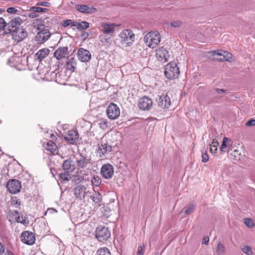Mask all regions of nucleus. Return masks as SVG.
I'll return each mask as SVG.
<instances>
[{
    "label": "nucleus",
    "mask_w": 255,
    "mask_h": 255,
    "mask_svg": "<svg viewBox=\"0 0 255 255\" xmlns=\"http://www.w3.org/2000/svg\"><path fill=\"white\" fill-rule=\"evenodd\" d=\"M135 38L134 33L129 29L123 30L119 35L120 44L123 48L131 46L134 42Z\"/></svg>",
    "instance_id": "1"
},
{
    "label": "nucleus",
    "mask_w": 255,
    "mask_h": 255,
    "mask_svg": "<svg viewBox=\"0 0 255 255\" xmlns=\"http://www.w3.org/2000/svg\"><path fill=\"white\" fill-rule=\"evenodd\" d=\"M143 39L147 46L153 49L155 48L160 42V34L157 31H151L148 32L144 36Z\"/></svg>",
    "instance_id": "2"
},
{
    "label": "nucleus",
    "mask_w": 255,
    "mask_h": 255,
    "mask_svg": "<svg viewBox=\"0 0 255 255\" xmlns=\"http://www.w3.org/2000/svg\"><path fill=\"white\" fill-rule=\"evenodd\" d=\"M179 69L175 62H170L165 67L164 74L170 80L176 79L179 75Z\"/></svg>",
    "instance_id": "3"
},
{
    "label": "nucleus",
    "mask_w": 255,
    "mask_h": 255,
    "mask_svg": "<svg viewBox=\"0 0 255 255\" xmlns=\"http://www.w3.org/2000/svg\"><path fill=\"white\" fill-rule=\"evenodd\" d=\"M111 237V232L108 227L99 226L96 230L95 237L100 242L107 240Z\"/></svg>",
    "instance_id": "4"
},
{
    "label": "nucleus",
    "mask_w": 255,
    "mask_h": 255,
    "mask_svg": "<svg viewBox=\"0 0 255 255\" xmlns=\"http://www.w3.org/2000/svg\"><path fill=\"white\" fill-rule=\"evenodd\" d=\"M22 23V19L19 17H16L6 23L4 31L6 33H10L13 30L14 31L21 27L20 25Z\"/></svg>",
    "instance_id": "5"
},
{
    "label": "nucleus",
    "mask_w": 255,
    "mask_h": 255,
    "mask_svg": "<svg viewBox=\"0 0 255 255\" xmlns=\"http://www.w3.org/2000/svg\"><path fill=\"white\" fill-rule=\"evenodd\" d=\"M11 33L12 37L14 41L19 42L23 40L27 36V33L22 26L13 30Z\"/></svg>",
    "instance_id": "6"
},
{
    "label": "nucleus",
    "mask_w": 255,
    "mask_h": 255,
    "mask_svg": "<svg viewBox=\"0 0 255 255\" xmlns=\"http://www.w3.org/2000/svg\"><path fill=\"white\" fill-rule=\"evenodd\" d=\"M106 113L108 117L111 120L117 119L120 114L119 107L114 103H111L107 108Z\"/></svg>",
    "instance_id": "7"
},
{
    "label": "nucleus",
    "mask_w": 255,
    "mask_h": 255,
    "mask_svg": "<svg viewBox=\"0 0 255 255\" xmlns=\"http://www.w3.org/2000/svg\"><path fill=\"white\" fill-rule=\"evenodd\" d=\"M6 187L10 193L15 194L20 192L21 185L18 180L11 179L8 181Z\"/></svg>",
    "instance_id": "8"
},
{
    "label": "nucleus",
    "mask_w": 255,
    "mask_h": 255,
    "mask_svg": "<svg viewBox=\"0 0 255 255\" xmlns=\"http://www.w3.org/2000/svg\"><path fill=\"white\" fill-rule=\"evenodd\" d=\"M89 193V189L84 185H78L74 189V194L75 197L81 200L84 199Z\"/></svg>",
    "instance_id": "9"
},
{
    "label": "nucleus",
    "mask_w": 255,
    "mask_h": 255,
    "mask_svg": "<svg viewBox=\"0 0 255 255\" xmlns=\"http://www.w3.org/2000/svg\"><path fill=\"white\" fill-rule=\"evenodd\" d=\"M75 166L78 169L85 168L89 164V160L81 154L76 155L75 156Z\"/></svg>",
    "instance_id": "10"
},
{
    "label": "nucleus",
    "mask_w": 255,
    "mask_h": 255,
    "mask_svg": "<svg viewBox=\"0 0 255 255\" xmlns=\"http://www.w3.org/2000/svg\"><path fill=\"white\" fill-rule=\"evenodd\" d=\"M101 31L107 35L113 36L115 31V27L117 25L115 23L102 22L100 24Z\"/></svg>",
    "instance_id": "11"
},
{
    "label": "nucleus",
    "mask_w": 255,
    "mask_h": 255,
    "mask_svg": "<svg viewBox=\"0 0 255 255\" xmlns=\"http://www.w3.org/2000/svg\"><path fill=\"white\" fill-rule=\"evenodd\" d=\"M21 241L26 245H32L35 241L34 234L29 231H24L21 235Z\"/></svg>",
    "instance_id": "12"
},
{
    "label": "nucleus",
    "mask_w": 255,
    "mask_h": 255,
    "mask_svg": "<svg viewBox=\"0 0 255 255\" xmlns=\"http://www.w3.org/2000/svg\"><path fill=\"white\" fill-rule=\"evenodd\" d=\"M51 34L47 29H44L39 31L35 37V41L38 43H43L50 37Z\"/></svg>",
    "instance_id": "13"
},
{
    "label": "nucleus",
    "mask_w": 255,
    "mask_h": 255,
    "mask_svg": "<svg viewBox=\"0 0 255 255\" xmlns=\"http://www.w3.org/2000/svg\"><path fill=\"white\" fill-rule=\"evenodd\" d=\"M156 56L158 61L166 62L169 57V52L166 48L160 47L156 50Z\"/></svg>",
    "instance_id": "14"
},
{
    "label": "nucleus",
    "mask_w": 255,
    "mask_h": 255,
    "mask_svg": "<svg viewBox=\"0 0 255 255\" xmlns=\"http://www.w3.org/2000/svg\"><path fill=\"white\" fill-rule=\"evenodd\" d=\"M114 167L109 164H105L103 165L101 169V174L105 179H110L114 174Z\"/></svg>",
    "instance_id": "15"
},
{
    "label": "nucleus",
    "mask_w": 255,
    "mask_h": 255,
    "mask_svg": "<svg viewBox=\"0 0 255 255\" xmlns=\"http://www.w3.org/2000/svg\"><path fill=\"white\" fill-rule=\"evenodd\" d=\"M77 54L78 59L82 62H88L91 59V54L89 51L83 48L78 50Z\"/></svg>",
    "instance_id": "16"
},
{
    "label": "nucleus",
    "mask_w": 255,
    "mask_h": 255,
    "mask_svg": "<svg viewBox=\"0 0 255 255\" xmlns=\"http://www.w3.org/2000/svg\"><path fill=\"white\" fill-rule=\"evenodd\" d=\"M158 106L163 109H167L171 104L170 97L165 94L158 96L157 99Z\"/></svg>",
    "instance_id": "17"
},
{
    "label": "nucleus",
    "mask_w": 255,
    "mask_h": 255,
    "mask_svg": "<svg viewBox=\"0 0 255 255\" xmlns=\"http://www.w3.org/2000/svg\"><path fill=\"white\" fill-rule=\"evenodd\" d=\"M152 106V100L147 97H143L140 98L138 103L139 109L142 110H148Z\"/></svg>",
    "instance_id": "18"
},
{
    "label": "nucleus",
    "mask_w": 255,
    "mask_h": 255,
    "mask_svg": "<svg viewBox=\"0 0 255 255\" xmlns=\"http://www.w3.org/2000/svg\"><path fill=\"white\" fill-rule=\"evenodd\" d=\"M75 8L79 12L85 14H92L97 10L95 7L90 5L76 4Z\"/></svg>",
    "instance_id": "19"
},
{
    "label": "nucleus",
    "mask_w": 255,
    "mask_h": 255,
    "mask_svg": "<svg viewBox=\"0 0 255 255\" xmlns=\"http://www.w3.org/2000/svg\"><path fill=\"white\" fill-rule=\"evenodd\" d=\"M112 150V146L109 145L107 142H102L101 144L99 145L98 152L100 157L103 158L106 154L110 153Z\"/></svg>",
    "instance_id": "20"
},
{
    "label": "nucleus",
    "mask_w": 255,
    "mask_h": 255,
    "mask_svg": "<svg viewBox=\"0 0 255 255\" xmlns=\"http://www.w3.org/2000/svg\"><path fill=\"white\" fill-rule=\"evenodd\" d=\"M65 140L70 144H75L79 139V134L78 132L74 130L69 131L67 135L64 137Z\"/></svg>",
    "instance_id": "21"
},
{
    "label": "nucleus",
    "mask_w": 255,
    "mask_h": 255,
    "mask_svg": "<svg viewBox=\"0 0 255 255\" xmlns=\"http://www.w3.org/2000/svg\"><path fill=\"white\" fill-rule=\"evenodd\" d=\"M68 54V48L67 47H60L56 50L54 53V56L59 60L65 58Z\"/></svg>",
    "instance_id": "22"
},
{
    "label": "nucleus",
    "mask_w": 255,
    "mask_h": 255,
    "mask_svg": "<svg viewBox=\"0 0 255 255\" xmlns=\"http://www.w3.org/2000/svg\"><path fill=\"white\" fill-rule=\"evenodd\" d=\"M63 168L65 171L72 172L75 170L76 166L72 160L68 159L64 161Z\"/></svg>",
    "instance_id": "23"
},
{
    "label": "nucleus",
    "mask_w": 255,
    "mask_h": 255,
    "mask_svg": "<svg viewBox=\"0 0 255 255\" xmlns=\"http://www.w3.org/2000/svg\"><path fill=\"white\" fill-rule=\"evenodd\" d=\"M49 54V50L47 48H43L38 50L35 54L36 58L41 61L45 59Z\"/></svg>",
    "instance_id": "24"
},
{
    "label": "nucleus",
    "mask_w": 255,
    "mask_h": 255,
    "mask_svg": "<svg viewBox=\"0 0 255 255\" xmlns=\"http://www.w3.org/2000/svg\"><path fill=\"white\" fill-rule=\"evenodd\" d=\"M72 26L76 27L79 30H82L89 28L90 24L89 22L85 21H83L81 22L74 21L72 23Z\"/></svg>",
    "instance_id": "25"
},
{
    "label": "nucleus",
    "mask_w": 255,
    "mask_h": 255,
    "mask_svg": "<svg viewBox=\"0 0 255 255\" xmlns=\"http://www.w3.org/2000/svg\"><path fill=\"white\" fill-rule=\"evenodd\" d=\"M76 60L73 57L69 59V60L66 62L67 69L72 72L74 71L76 69Z\"/></svg>",
    "instance_id": "26"
},
{
    "label": "nucleus",
    "mask_w": 255,
    "mask_h": 255,
    "mask_svg": "<svg viewBox=\"0 0 255 255\" xmlns=\"http://www.w3.org/2000/svg\"><path fill=\"white\" fill-rule=\"evenodd\" d=\"M45 149L54 154L57 149V145L53 141L49 140L46 142Z\"/></svg>",
    "instance_id": "27"
},
{
    "label": "nucleus",
    "mask_w": 255,
    "mask_h": 255,
    "mask_svg": "<svg viewBox=\"0 0 255 255\" xmlns=\"http://www.w3.org/2000/svg\"><path fill=\"white\" fill-rule=\"evenodd\" d=\"M92 201L95 204L100 203L102 200V196L101 194L98 192H94L92 195L91 196Z\"/></svg>",
    "instance_id": "28"
},
{
    "label": "nucleus",
    "mask_w": 255,
    "mask_h": 255,
    "mask_svg": "<svg viewBox=\"0 0 255 255\" xmlns=\"http://www.w3.org/2000/svg\"><path fill=\"white\" fill-rule=\"evenodd\" d=\"M231 140L226 137H225L223 138V142L220 147L221 151L222 152H226L225 149L229 145L231 144Z\"/></svg>",
    "instance_id": "29"
},
{
    "label": "nucleus",
    "mask_w": 255,
    "mask_h": 255,
    "mask_svg": "<svg viewBox=\"0 0 255 255\" xmlns=\"http://www.w3.org/2000/svg\"><path fill=\"white\" fill-rule=\"evenodd\" d=\"M7 12L11 14L20 15L22 11L19 7H11L7 9Z\"/></svg>",
    "instance_id": "30"
},
{
    "label": "nucleus",
    "mask_w": 255,
    "mask_h": 255,
    "mask_svg": "<svg viewBox=\"0 0 255 255\" xmlns=\"http://www.w3.org/2000/svg\"><path fill=\"white\" fill-rule=\"evenodd\" d=\"M242 251L247 255H252L253 254L252 249L248 246L242 245L241 247Z\"/></svg>",
    "instance_id": "31"
},
{
    "label": "nucleus",
    "mask_w": 255,
    "mask_h": 255,
    "mask_svg": "<svg viewBox=\"0 0 255 255\" xmlns=\"http://www.w3.org/2000/svg\"><path fill=\"white\" fill-rule=\"evenodd\" d=\"M219 145V142L217 141L213 140L211 144H210V151L212 153H215L217 150V147Z\"/></svg>",
    "instance_id": "32"
},
{
    "label": "nucleus",
    "mask_w": 255,
    "mask_h": 255,
    "mask_svg": "<svg viewBox=\"0 0 255 255\" xmlns=\"http://www.w3.org/2000/svg\"><path fill=\"white\" fill-rule=\"evenodd\" d=\"M43 21L41 19H36L34 20L33 25L35 28L40 29L44 26Z\"/></svg>",
    "instance_id": "33"
},
{
    "label": "nucleus",
    "mask_w": 255,
    "mask_h": 255,
    "mask_svg": "<svg viewBox=\"0 0 255 255\" xmlns=\"http://www.w3.org/2000/svg\"><path fill=\"white\" fill-rule=\"evenodd\" d=\"M30 11H37L38 12H47L48 11V9L46 8H42L39 6H35L31 7L29 9Z\"/></svg>",
    "instance_id": "34"
},
{
    "label": "nucleus",
    "mask_w": 255,
    "mask_h": 255,
    "mask_svg": "<svg viewBox=\"0 0 255 255\" xmlns=\"http://www.w3.org/2000/svg\"><path fill=\"white\" fill-rule=\"evenodd\" d=\"M69 172L65 171L64 173L59 174V178L63 181H69L71 179V176Z\"/></svg>",
    "instance_id": "35"
},
{
    "label": "nucleus",
    "mask_w": 255,
    "mask_h": 255,
    "mask_svg": "<svg viewBox=\"0 0 255 255\" xmlns=\"http://www.w3.org/2000/svg\"><path fill=\"white\" fill-rule=\"evenodd\" d=\"M91 182L94 186H99L101 183V179L99 176H93L91 179Z\"/></svg>",
    "instance_id": "36"
},
{
    "label": "nucleus",
    "mask_w": 255,
    "mask_h": 255,
    "mask_svg": "<svg viewBox=\"0 0 255 255\" xmlns=\"http://www.w3.org/2000/svg\"><path fill=\"white\" fill-rule=\"evenodd\" d=\"M226 92L227 90L216 88L214 90L213 94L219 97H222Z\"/></svg>",
    "instance_id": "37"
},
{
    "label": "nucleus",
    "mask_w": 255,
    "mask_h": 255,
    "mask_svg": "<svg viewBox=\"0 0 255 255\" xmlns=\"http://www.w3.org/2000/svg\"><path fill=\"white\" fill-rule=\"evenodd\" d=\"M214 52L218 56L223 55L224 56V58L227 61H229V59L231 58L232 54L231 53H228L226 51H224L223 53L215 51H214Z\"/></svg>",
    "instance_id": "38"
},
{
    "label": "nucleus",
    "mask_w": 255,
    "mask_h": 255,
    "mask_svg": "<svg viewBox=\"0 0 255 255\" xmlns=\"http://www.w3.org/2000/svg\"><path fill=\"white\" fill-rule=\"evenodd\" d=\"M97 255H111V253L107 248H104L98 250Z\"/></svg>",
    "instance_id": "39"
},
{
    "label": "nucleus",
    "mask_w": 255,
    "mask_h": 255,
    "mask_svg": "<svg viewBox=\"0 0 255 255\" xmlns=\"http://www.w3.org/2000/svg\"><path fill=\"white\" fill-rule=\"evenodd\" d=\"M244 223L249 228H252L255 226L253 220L250 218H245L244 219Z\"/></svg>",
    "instance_id": "40"
},
{
    "label": "nucleus",
    "mask_w": 255,
    "mask_h": 255,
    "mask_svg": "<svg viewBox=\"0 0 255 255\" xmlns=\"http://www.w3.org/2000/svg\"><path fill=\"white\" fill-rule=\"evenodd\" d=\"M99 38H100L101 42L105 44H108L111 41V38L110 37H107L106 36H104L103 35H100Z\"/></svg>",
    "instance_id": "41"
},
{
    "label": "nucleus",
    "mask_w": 255,
    "mask_h": 255,
    "mask_svg": "<svg viewBox=\"0 0 255 255\" xmlns=\"http://www.w3.org/2000/svg\"><path fill=\"white\" fill-rule=\"evenodd\" d=\"M195 208L193 205H191L185 207L184 209V212L186 214H190L193 212Z\"/></svg>",
    "instance_id": "42"
},
{
    "label": "nucleus",
    "mask_w": 255,
    "mask_h": 255,
    "mask_svg": "<svg viewBox=\"0 0 255 255\" xmlns=\"http://www.w3.org/2000/svg\"><path fill=\"white\" fill-rule=\"evenodd\" d=\"M145 251V247L144 245L139 246L137 251L136 255H143Z\"/></svg>",
    "instance_id": "43"
},
{
    "label": "nucleus",
    "mask_w": 255,
    "mask_h": 255,
    "mask_svg": "<svg viewBox=\"0 0 255 255\" xmlns=\"http://www.w3.org/2000/svg\"><path fill=\"white\" fill-rule=\"evenodd\" d=\"M170 24L173 27H178L182 25V22L179 20L173 21L171 22Z\"/></svg>",
    "instance_id": "44"
},
{
    "label": "nucleus",
    "mask_w": 255,
    "mask_h": 255,
    "mask_svg": "<svg viewBox=\"0 0 255 255\" xmlns=\"http://www.w3.org/2000/svg\"><path fill=\"white\" fill-rule=\"evenodd\" d=\"M74 21H73L71 19H66L63 21L62 25L65 27H67L70 25H71L72 26V23Z\"/></svg>",
    "instance_id": "45"
},
{
    "label": "nucleus",
    "mask_w": 255,
    "mask_h": 255,
    "mask_svg": "<svg viewBox=\"0 0 255 255\" xmlns=\"http://www.w3.org/2000/svg\"><path fill=\"white\" fill-rule=\"evenodd\" d=\"M202 161L203 162H207L209 160V156L207 153V151L205 150V152L203 151L202 155Z\"/></svg>",
    "instance_id": "46"
},
{
    "label": "nucleus",
    "mask_w": 255,
    "mask_h": 255,
    "mask_svg": "<svg viewBox=\"0 0 255 255\" xmlns=\"http://www.w3.org/2000/svg\"><path fill=\"white\" fill-rule=\"evenodd\" d=\"M217 252L219 254H221L224 252V246L221 243L218 244Z\"/></svg>",
    "instance_id": "47"
},
{
    "label": "nucleus",
    "mask_w": 255,
    "mask_h": 255,
    "mask_svg": "<svg viewBox=\"0 0 255 255\" xmlns=\"http://www.w3.org/2000/svg\"><path fill=\"white\" fill-rule=\"evenodd\" d=\"M36 5H38V6H45V7H48L50 6V2H49L48 1H39L36 3Z\"/></svg>",
    "instance_id": "48"
},
{
    "label": "nucleus",
    "mask_w": 255,
    "mask_h": 255,
    "mask_svg": "<svg viewBox=\"0 0 255 255\" xmlns=\"http://www.w3.org/2000/svg\"><path fill=\"white\" fill-rule=\"evenodd\" d=\"M6 23L2 17H0V29L5 28Z\"/></svg>",
    "instance_id": "49"
},
{
    "label": "nucleus",
    "mask_w": 255,
    "mask_h": 255,
    "mask_svg": "<svg viewBox=\"0 0 255 255\" xmlns=\"http://www.w3.org/2000/svg\"><path fill=\"white\" fill-rule=\"evenodd\" d=\"M246 126L247 127L255 126V120L250 119L246 123Z\"/></svg>",
    "instance_id": "50"
},
{
    "label": "nucleus",
    "mask_w": 255,
    "mask_h": 255,
    "mask_svg": "<svg viewBox=\"0 0 255 255\" xmlns=\"http://www.w3.org/2000/svg\"><path fill=\"white\" fill-rule=\"evenodd\" d=\"M31 12L28 14V16L30 18H35L38 17L39 15L38 13H37V11H30Z\"/></svg>",
    "instance_id": "51"
},
{
    "label": "nucleus",
    "mask_w": 255,
    "mask_h": 255,
    "mask_svg": "<svg viewBox=\"0 0 255 255\" xmlns=\"http://www.w3.org/2000/svg\"><path fill=\"white\" fill-rule=\"evenodd\" d=\"M4 246L0 242V255H2L4 253Z\"/></svg>",
    "instance_id": "52"
},
{
    "label": "nucleus",
    "mask_w": 255,
    "mask_h": 255,
    "mask_svg": "<svg viewBox=\"0 0 255 255\" xmlns=\"http://www.w3.org/2000/svg\"><path fill=\"white\" fill-rule=\"evenodd\" d=\"M89 36V34L87 32H83L82 34H81V37L84 39L85 40L86 38L88 37Z\"/></svg>",
    "instance_id": "53"
},
{
    "label": "nucleus",
    "mask_w": 255,
    "mask_h": 255,
    "mask_svg": "<svg viewBox=\"0 0 255 255\" xmlns=\"http://www.w3.org/2000/svg\"><path fill=\"white\" fill-rule=\"evenodd\" d=\"M209 238L208 237H204L203 239V244L205 245H207L209 243Z\"/></svg>",
    "instance_id": "54"
},
{
    "label": "nucleus",
    "mask_w": 255,
    "mask_h": 255,
    "mask_svg": "<svg viewBox=\"0 0 255 255\" xmlns=\"http://www.w3.org/2000/svg\"><path fill=\"white\" fill-rule=\"evenodd\" d=\"M238 152V150H236V149L234 150V151H233V152H234L235 154V152Z\"/></svg>",
    "instance_id": "55"
},
{
    "label": "nucleus",
    "mask_w": 255,
    "mask_h": 255,
    "mask_svg": "<svg viewBox=\"0 0 255 255\" xmlns=\"http://www.w3.org/2000/svg\"><path fill=\"white\" fill-rule=\"evenodd\" d=\"M15 204H18V205H20V203L18 202V201H17V200H16V203H15Z\"/></svg>",
    "instance_id": "56"
},
{
    "label": "nucleus",
    "mask_w": 255,
    "mask_h": 255,
    "mask_svg": "<svg viewBox=\"0 0 255 255\" xmlns=\"http://www.w3.org/2000/svg\"><path fill=\"white\" fill-rule=\"evenodd\" d=\"M18 222H19L20 223H22V221L20 220H19V221L18 220Z\"/></svg>",
    "instance_id": "57"
}]
</instances>
